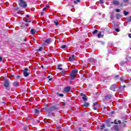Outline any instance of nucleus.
<instances>
[{"instance_id": "nucleus-1", "label": "nucleus", "mask_w": 131, "mask_h": 131, "mask_svg": "<svg viewBox=\"0 0 131 131\" xmlns=\"http://www.w3.org/2000/svg\"><path fill=\"white\" fill-rule=\"evenodd\" d=\"M77 72H78V71L76 69L72 71L69 76V78H70L71 80H74V79H75V76H76Z\"/></svg>"}, {"instance_id": "nucleus-2", "label": "nucleus", "mask_w": 131, "mask_h": 131, "mask_svg": "<svg viewBox=\"0 0 131 131\" xmlns=\"http://www.w3.org/2000/svg\"><path fill=\"white\" fill-rule=\"evenodd\" d=\"M19 5L20 7H21V8H25L26 7H27V4L24 1V0H19Z\"/></svg>"}, {"instance_id": "nucleus-3", "label": "nucleus", "mask_w": 131, "mask_h": 131, "mask_svg": "<svg viewBox=\"0 0 131 131\" xmlns=\"http://www.w3.org/2000/svg\"><path fill=\"white\" fill-rule=\"evenodd\" d=\"M71 90V88L70 86H68L64 88L63 92L65 94H67V93H69L70 92Z\"/></svg>"}, {"instance_id": "nucleus-4", "label": "nucleus", "mask_w": 131, "mask_h": 131, "mask_svg": "<svg viewBox=\"0 0 131 131\" xmlns=\"http://www.w3.org/2000/svg\"><path fill=\"white\" fill-rule=\"evenodd\" d=\"M58 110V109L56 107V106L53 105L49 108V113H52V112H53V111H57Z\"/></svg>"}, {"instance_id": "nucleus-5", "label": "nucleus", "mask_w": 131, "mask_h": 131, "mask_svg": "<svg viewBox=\"0 0 131 131\" xmlns=\"http://www.w3.org/2000/svg\"><path fill=\"white\" fill-rule=\"evenodd\" d=\"M24 75L25 77L29 76V72H28V69L25 68L23 71Z\"/></svg>"}, {"instance_id": "nucleus-6", "label": "nucleus", "mask_w": 131, "mask_h": 131, "mask_svg": "<svg viewBox=\"0 0 131 131\" xmlns=\"http://www.w3.org/2000/svg\"><path fill=\"white\" fill-rule=\"evenodd\" d=\"M80 95L82 97V99L84 102H86V101H88V96L85 94H83V93H80Z\"/></svg>"}, {"instance_id": "nucleus-7", "label": "nucleus", "mask_w": 131, "mask_h": 131, "mask_svg": "<svg viewBox=\"0 0 131 131\" xmlns=\"http://www.w3.org/2000/svg\"><path fill=\"white\" fill-rule=\"evenodd\" d=\"M117 85L114 84L111 86L110 90L111 91H113V92H115L116 91V89H117Z\"/></svg>"}, {"instance_id": "nucleus-8", "label": "nucleus", "mask_w": 131, "mask_h": 131, "mask_svg": "<svg viewBox=\"0 0 131 131\" xmlns=\"http://www.w3.org/2000/svg\"><path fill=\"white\" fill-rule=\"evenodd\" d=\"M51 41H52L51 38H49V39L45 40L44 41V43H43L44 46H47V45H49V44L51 43Z\"/></svg>"}, {"instance_id": "nucleus-9", "label": "nucleus", "mask_w": 131, "mask_h": 131, "mask_svg": "<svg viewBox=\"0 0 131 131\" xmlns=\"http://www.w3.org/2000/svg\"><path fill=\"white\" fill-rule=\"evenodd\" d=\"M4 86L5 88H9L10 86V81L8 80H6L4 82Z\"/></svg>"}, {"instance_id": "nucleus-10", "label": "nucleus", "mask_w": 131, "mask_h": 131, "mask_svg": "<svg viewBox=\"0 0 131 131\" xmlns=\"http://www.w3.org/2000/svg\"><path fill=\"white\" fill-rule=\"evenodd\" d=\"M120 79L122 82H124L125 80H126V78L124 76H122L120 77Z\"/></svg>"}, {"instance_id": "nucleus-11", "label": "nucleus", "mask_w": 131, "mask_h": 131, "mask_svg": "<svg viewBox=\"0 0 131 131\" xmlns=\"http://www.w3.org/2000/svg\"><path fill=\"white\" fill-rule=\"evenodd\" d=\"M35 32H36V30L34 29H32L30 31L31 34H35Z\"/></svg>"}, {"instance_id": "nucleus-12", "label": "nucleus", "mask_w": 131, "mask_h": 131, "mask_svg": "<svg viewBox=\"0 0 131 131\" xmlns=\"http://www.w3.org/2000/svg\"><path fill=\"white\" fill-rule=\"evenodd\" d=\"M113 5H115V6H118L119 5V2L117 1H114Z\"/></svg>"}, {"instance_id": "nucleus-13", "label": "nucleus", "mask_w": 131, "mask_h": 131, "mask_svg": "<svg viewBox=\"0 0 131 131\" xmlns=\"http://www.w3.org/2000/svg\"><path fill=\"white\" fill-rule=\"evenodd\" d=\"M98 38H101V37H104V35H102V33L100 32L97 35Z\"/></svg>"}, {"instance_id": "nucleus-14", "label": "nucleus", "mask_w": 131, "mask_h": 131, "mask_svg": "<svg viewBox=\"0 0 131 131\" xmlns=\"http://www.w3.org/2000/svg\"><path fill=\"white\" fill-rule=\"evenodd\" d=\"M112 98V96L110 95H108L105 96V98L106 99V100H109V99H111Z\"/></svg>"}, {"instance_id": "nucleus-15", "label": "nucleus", "mask_w": 131, "mask_h": 131, "mask_svg": "<svg viewBox=\"0 0 131 131\" xmlns=\"http://www.w3.org/2000/svg\"><path fill=\"white\" fill-rule=\"evenodd\" d=\"M106 124L107 126H108L109 127H110V126H111V124H113L111 123V122H110L109 121H106Z\"/></svg>"}, {"instance_id": "nucleus-16", "label": "nucleus", "mask_w": 131, "mask_h": 131, "mask_svg": "<svg viewBox=\"0 0 131 131\" xmlns=\"http://www.w3.org/2000/svg\"><path fill=\"white\" fill-rule=\"evenodd\" d=\"M74 55H73L71 56V57H69V61H74Z\"/></svg>"}, {"instance_id": "nucleus-17", "label": "nucleus", "mask_w": 131, "mask_h": 131, "mask_svg": "<svg viewBox=\"0 0 131 131\" xmlns=\"http://www.w3.org/2000/svg\"><path fill=\"white\" fill-rule=\"evenodd\" d=\"M14 86H19V84H18V81H15L13 83Z\"/></svg>"}, {"instance_id": "nucleus-18", "label": "nucleus", "mask_w": 131, "mask_h": 131, "mask_svg": "<svg viewBox=\"0 0 131 131\" xmlns=\"http://www.w3.org/2000/svg\"><path fill=\"white\" fill-rule=\"evenodd\" d=\"M123 14H124V16H127V15H128V14H129V12H128L126 11H124Z\"/></svg>"}, {"instance_id": "nucleus-19", "label": "nucleus", "mask_w": 131, "mask_h": 131, "mask_svg": "<svg viewBox=\"0 0 131 131\" xmlns=\"http://www.w3.org/2000/svg\"><path fill=\"white\" fill-rule=\"evenodd\" d=\"M114 129L115 131H118L119 129V127H118V126H115L114 127Z\"/></svg>"}, {"instance_id": "nucleus-20", "label": "nucleus", "mask_w": 131, "mask_h": 131, "mask_svg": "<svg viewBox=\"0 0 131 131\" xmlns=\"http://www.w3.org/2000/svg\"><path fill=\"white\" fill-rule=\"evenodd\" d=\"M42 47H40L38 50H37V52H41V51H42Z\"/></svg>"}, {"instance_id": "nucleus-21", "label": "nucleus", "mask_w": 131, "mask_h": 131, "mask_svg": "<svg viewBox=\"0 0 131 131\" xmlns=\"http://www.w3.org/2000/svg\"><path fill=\"white\" fill-rule=\"evenodd\" d=\"M90 105V103H88V102H85L84 104V107H88V106Z\"/></svg>"}, {"instance_id": "nucleus-22", "label": "nucleus", "mask_w": 131, "mask_h": 131, "mask_svg": "<svg viewBox=\"0 0 131 131\" xmlns=\"http://www.w3.org/2000/svg\"><path fill=\"white\" fill-rule=\"evenodd\" d=\"M57 95L59 96V97H64V94L62 93L59 94V93H57Z\"/></svg>"}, {"instance_id": "nucleus-23", "label": "nucleus", "mask_w": 131, "mask_h": 131, "mask_svg": "<svg viewBox=\"0 0 131 131\" xmlns=\"http://www.w3.org/2000/svg\"><path fill=\"white\" fill-rule=\"evenodd\" d=\"M34 113L36 114H38V113H39V111H38V110H37V109H35V110H34Z\"/></svg>"}, {"instance_id": "nucleus-24", "label": "nucleus", "mask_w": 131, "mask_h": 131, "mask_svg": "<svg viewBox=\"0 0 131 131\" xmlns=\"http://www.w3.org/2000/svg\"><path fill=\"white\" fill-rule=\"evenodd\" d=\"M105 128V124H103L101 126H100V129H104Z\"/></svg>"}, {"instance_id": "nucleus-25", "label": "nucleus", "mask_w": 131, "mask_h": 131, "mask_svg": "<svg viewBox=\"0 0 131 131\" xmlns=\"http://www.w3.org/2000/svg\"><path fill=\"white\" fill-rule=\"evenodd\" d=\"M98 33V30H95L93 32V34H97Z\"/></svg>"}, {"instance_id": "nucleus-26", "label": "nucleus", "mask_w": 131, "mask_h": 131, "mask_svg": "<svg viewBox=\"0 0 131 131\" xmlns=\"http://www.w3.org/2000/svg\"><path fill=\"white\" fill-rule=\"evenodd\" d=\"M119 77H120V76L119 75H117L115 76L114 78H115V79H119Z\"/></svg>"}, {"instance_id": "nucleus-27", "label": "nucleus", "mask_w": 131, "mask_h": 131, "mask_svg": "<svg viewBox=\"0 0 131 131\" xmlns=\"http://www.w3.org/2000/svg\"><path fill=\"white\" fill-rule=\"evenodd\" d=\"M111 123H114L115 124H118V123H117V120H115L114 122H111Z\"/></svg>"}, {"instance_id": "nucleus-28", "label": "nucleus", "mask_w": 131, "mask_h": 131, "mask_svg": "<svg viewBox=\"0 0 131 131\" xmlns=\"http://www.w3.org/2000/svg\"><path fill=\"white\" fill-rule=\"evenodd\" d=\"M48 8H50V6H47L43 8V11H46Z\"/></svg>"}, {"instance_id": "nucleus-29", "label": "nucleus", "mask_w": 131, "mask_h": 131, "mask_svg": "<svg viewBox=\"0 0 131 131\" xmlns=\"http://www.w3.org/2000/svg\"><path fill=\"white\" fill-rule=\"evenodd\" d=\"M66 48H67V46L66 45H63L61 47V49H66Z\"/></svg>"}, {"instance_id": "nucleus-30", "label": "nucleus", "mask_w": 131, "mask_h": 131, "mask_svg": "<svg viewBox=\"0 0 131 131\" xmlns=\"http://www.w3.org/2000/svg\"><path fill=\"white\" fill-rule=\"evenodd\" d=\"M80 2V0H76L74 1V4H77V3H79Z\"/></svg>"}, {"instance_id": "nucleus-31", "label": "nucleus", "mask_w": 131, "mask_h": 131, "mask_svg": "<svg viewBox=\"0 0 131 131\" xmlns=\"http://www.w3.org/2000/svg\"><path fill=\"white\" fill-rule=\"evenodd\" d=\"M54 23H55L56 26H58V25H59L58 21H54Z\"/></svg>"}, {"instance_id": "nucleus-32", "label": "nucleus", "mask_w": 131, "mask_h": 131, "mask_svg": "<svg viewBox=\"0 0 131 131\" xmlns=\"http://www.w3.org/2000/svg\"><path fill=\"white\" fill-rule=\"evenodd\" d=\"M116 11L117 12V13H119V12H120V9H117L116 10Z\"/></svg>"}, {"instance_id": "nucleus-33", "label": "nucleus", "mask_w": 131, "mask_h": 131, "mask_svg": "<svg viewBox=\"0 0 131 131\" xmlns=\"http://www.w3.org/2000/svg\"><path fill=\"white\" fill-rule=\"evenodd\" d=\"M128 21L131 22V16H129V17L128 18Z\"/></svg>"}, {"instance_id": "nucleus-34", "label": "nucleus", "mask_w": 131, "mask_h": 131, "mask_svg": "<svg viewBox=\"0 0 131 131\" xmlns=\"http://www.w3.org/2000/svg\"><path fill=\"white\" fill-rule=\"evenodd\" d=\"M97 105H98V104L97 103V102H95L93 104V107H96V106H97Z\"/></svg>"}, {"instance_id": "nucleus-35", "label": "nucleus", "mask_w": 131, "mask_h": 131, "mask_svg": "<svg viewBox=\"0 0 131 131\" xmlns=\"http://www.w3.org/2000/svg\"><path fill=\"white\" fill-rule=\"evenodd\" d=\"M94 110H97L98 111V108H97L96 106H93Z\"/></svg>"}, {"instance_id": "nucleus-36", "label": "nucleus", "mask_w": 131, "mask_h": 131, "mask_svg": "<svg viewBox=\"0 0 131 131\" xmlns=\"http://www.w3.org/2000/svg\"><path fill=\"white\" fill-rule=\"evenodd\" d=\"M99 2L100 4H104V2L103 0H100Z\"/></svg>"}, {"instance_id": "nucleus-37", "label": "nucleus", "mask_w": 131, "mask_h": 131, "mask_svg": "<svg viewBox=\"0 0 131 131\" xmlns=\"http://www.w3.org/2000/svg\"><path fill=\"white\" fill-rule=\"evenodd\" d=\"M90 62H93L94 61V58H90Z\"/></svg>"}, {"instance_id": "nucleus-38", "label": "nucleus", "mask_w": 131, "mask_h": 131, "mask_svg": "<svg viewBox=\"0 0 131 131\" xmlns=\"http://www.w3.org/2000/svg\"><path fill=\"white\" fill-rule=\"evenodd\" d=\"M115 31H117V32H119V31H120L119 29H116Z\"/></svg>"}, {"instance_id": "nucleus-39", "label": "nucleus", "mask_w": 131, "mask_h": 131, "mask_svg": "<svg viewBox=\"0 0 131 131\" xmlns=\"http://www.w3.org/2000/svg\"><path fill=\"white\" fill-rule=\"evenodd\" d=\"M57 69L58 70H63V68H58Z\"/></svg>"}, {"instance_id": "nucleus-40", "label": "nucleus", "mask_w": 131, "mask_h": 131, "mask_svg": "<svg viewBox=\"0 0 131 131\" xmlns=\"http://www.w3.org/2000/svg\"><path fill=\"white\" fill-rule=\"evenodd\" d=\"M28 26H29V25H28V24H26L25 25V27H28Z\"/></svg>"}, {"instance_id": "nucleus-41", "label": "nucleus", "mask_w": 131, "mask_h": 131, "mask_svg": "<svg viewBox=\"0 0 131 131\" xmlns=\"http://www.w3.org/2000/svg\"><path fill=\"white\" fill-rule=\"evenodd\" d=\"M79 131H82V128L81 127L78 128Z\"/></svg>"}, {"instance_id": "nucleus-42", "label": "nucleus", "mask_w": 131, "mask_h": 131, "mask_svg": "<svg viewBox=\"0 0 131 131\" xmlns=\"http://www.w3.org/2000/svg\"><path fill=\"white\" fill-rule=\"evenodd\" d=\"M58 68L62 67V64H59V65H58Z\"/></svg>"}, {"instance_id": "nucleus-43", "label": "nucleus", "mask_w": 131, "mask_h": 131, "mask_svg": "<svg viewBox=\"0 0 131 131\" xmlns=\"http://www.w3.org/2000/svg\"><path fill=\"white\" fill-rule=\"evenodd\" d=\"M3 61V58L0 56V61Z\"/></svg>"}, {"instance_id": "nucleus-44", "label": "nucleus", "mask_w": 131, "mask_h": 131, "mask_svg": "<svg viewBox=\"0 0 131 131\" xmlns=\"http://www.w3.org/2000/svg\"><path fill=\"white\" fill-rule=\"evenodd\" d=\"M124 3H127L128 2V0H123Z\"/></svg>"}, {"instance_id": "nucleus-45", "label": "nucleus", "mask_w": 131, "mask_h": 131, "mask_svg": "<svg viewBox=\"0 0 131 131\" xmlns=\"http://www.w3.org/2000/svg\"><path fill=\"white\" fill-rule=\"evenodd\" d=\"M118 123L121 124V121L118 120Z\"/></svg>"}, {"instance_id": "nucleus-46", "label": "nucleus", "mask_w": 131, "mask_h": 131, "mask_svg": "<svg viewBox=\"0 0 131 131\" xmlns=\"http://www.w3.org/2000/svg\"><path fill=\"white\" fill-rule=\"evenodd\" d=\"M111 19H113V15H111Z\"/></svg>"}, {"instance_id": "nucleus-47", "label": "nucleus", "mask_w": 131, "mask_h": 131, "mask_svg": "<svg viewBox=\"0 0 131 131\" xmlns=\"http://www.w3.org/2000/svg\"><path fill=\"white\" fill-rule=\"evenodd\" d=\"M128 36H129V37L130 38H131V34H128Z\"/></svg>"}, {"instance_id": "nucleus-48", "label": "nucleus", "mask_w": 131, "mask_h": 131, "mask_svg": "<svg viewBox=\"0 0 131 131\" xmlns=\"http://www.w3.org/2000/svg\"><path fill=\"white\" fill-rule=\"evenodd\" d=\"M45 14V13L43 12H41V15L42 16Z\"/></svg>"}, {"instance_id": "nucleus-49", "label": "nucleus", "mask_w": 131, "mask_h": 131, "mask_svg": "<svg viewBox=\"0 0 131 131\" xmlns=\"http://www.w3.org/2000/svg\"><path fill=\"white\" fill-rule=\"evenodd\" d=\"M52 80H53V78H49V81H51Z\"/></svg>"}, {"instance_id": "nucleus-50", "label": "nucleus", "mask_w": 131, "mask_h": 131, "mask_svg": "<svg viewBox=\"0 0 131 131\" xmlns=\"http://www.w3.org/2000/svg\"><path fill=\"white\" fill-rule=\"evenodd\" d=\"M26 17H27V18H29V15H26Z\"/></svg>"}, {"instance_id": "nucleus-51", "label": "nucleus", "mask_w": 131, "mask_h": 131, "mask_svg": "<svg viewBox=\"0 0 131 131\" xmlns=\"http://www.w3.org/2000/svg\"><path fill=\"white\" fill-rule=\"evenodd\" d=\"M28 19H26V20H25V22H27V23H28Z\"/></svg>"}, {"instance_id": "nucleus-52", "label": "nucleus", "mask_w": 131, "mask_h": 131, "mask_svg": "<svg viewBox=\"0 0 131 131\" xmlns=\"http://www.w3.org/2000/svg\"><path fill=\"white\" fill-rule=\"evenodd\" d=\"M31 23V20H29L28 23Z\"/></svg>"}, {"instance_id": "nucleus-53", "label": "nucleus", "mask_w": 131, "mask_h": 131, "mask_svg": "<svg viewBox=\"0 0 131 131\" xmlns=\"http://www.w3.org/2000/svg\"><path fill=\"white\" fill-rule=\"evenodd\" d=\"M104 42H101V45H104Z\"/></svg>"}, {"instance_id": "nucleus-54", "label": "nucleus", "mask_w": 131, "mask_h": 131, "mask_svg": "<svg viewBox=\"0 0 131 131\" xmlns=\"http://www.w3.org/2000/svg\"><path fill=\"white\" fill-rule=\"evenodd\" d=\"M19 77H20V76H17V78H19Z\"/></svg>"}, {"instance_id": "nucleus-55", "label": "nucleus", "mask_w": 131, "mask_h": 131, "mask_svg": "<svg viewBox=\"0 0 131 131\" xmlns=\"http://www.w3.org/2000/svg\"><path fill=\"white\" fill-rule=\"evenodd\" d=\"M50 76H48L47 77V78H49V79H50Z\"/></svg>"}, {"instance_id": "nucleus-56", "label": "nucleus", "mask_w": 131, "mask_h": 131, "mask_svg": "<svg viewBox=\"0 0 131 131\" xmlns=\"http://www.w3.org/2000/svg\"><path fill=\"white\" fill-rule=\"evenodd\" d=\"M105 131H108V129H104Z\"/></svg>"}, {"instance_id": "nucleus-57", "label": "nucleus", "mask_w": 131, "mask_h": 131, "mask_svg": "<svg viewBox=\"0 0 131 131\" xmlns=\"http://www.w3.org/2000/svg\"><path fill=\"white\" fill-rule=\"evenodd\" d=\"M125 86H126L125 85H123V88H125Z\"/></svg>"}, {"instance_id": "nucleus-58", "label": "nucleus", "mask_w": 131, "mask_h": 131, "mask_svg": "<svg viewBox=\"0 0 131 131\" xmlns=\"http://www.w3.org/2000/svg\"><path fill=\"white\" fill-rule=\"evenodd\" d=\"M41 67H42V68H43V66H41Z\"/></svg>"}, {"instance_id": "nucleus-59", "label": "nucleus", "mask_w": 131, "mask_h": 131, "mask_svg": "<svg viewBox=\"0 0 131 131\" xmlns=\"http://www.w3.org/2000/svg\"><path fill=\"white\" fill-rule=\"evenodd\" d=\"M72 82V81H70V83H71Z\"/></svg>"}, {"instance_id": "nucleus-60", "label": "nucleus", "mask_w": 131, "mask_h": 131, "mask_svg": "<svg viewBox=\"0 0 131 131\" xmlns=\"http://www.w3.org/2000/svg\"><path fill=\"white\" fill-rule=\"evenodd\" d=\"M63 73H65V71H64Z\"/></svg>"}, {"instance_id": "nucleus-61", "label": "nucleus", "mask_w": 131, "mask_h": 131, "mask_svg": "<svg viewBox=\"0 0 131 131\" xmlns=\"http://www.w3.org/2000/svg\"><path fill=\"white\" fill-rule=\"evenodd\" d=\"M99 15H101V13H99Z\"/></svg>"}, {"instance_id": "nucleus-62", "label": "nucleus", "mask_w": 131, "mask_h": 131, "mask_svg": "<svg viewBox=\"0 0 131 131\" xmlns=\"http://www.w3.org/2000/svg\"><path fill=\"white\" fill-rule=\"evenodd\" d=\"M119 89H120V87H119Z\"/></svg>"}, {"instance_id": "nucleus-63", "label": "nucleus", "mask_w": 131, "mask_h": 131, "mask_svg": "<svg viewBox=\"0 0 131 131\" xmlns=\"http://www.w3.org/2000/svg\"><path fill=\"white\" fill-rule=\"evenodd\" d=\"M112 113H113V112H112Z\"/></svg>"}, {"instance_id": "nucleus-64", "label": "nucleus", "mask_w": 131, "mask_h": 131, "mask_svg": "<svg viewBox=\"0 0 131 131\" xmlns=\"http://www.w3.org/2000/svg\"><path fill=\"white\" fill-rule=\"evenodd\" d=\"M71 1H73V0H71Z\"/></svg>"}]
</instances>
